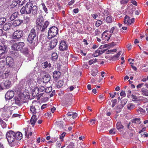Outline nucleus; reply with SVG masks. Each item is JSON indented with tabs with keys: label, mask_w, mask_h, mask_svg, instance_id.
I'll return each mask as SVG.
<instances>
[{
	"label": "nucleus",
	"mask_w": 148,
	"mask_h": 148,
	"mask_svg": "<svg viewBox=\"0 0 148 148\" xmlns=\"http://www.w3.org/2000/svg\"><path fill=\"white\" fill-rule=\"evenodd\" d=\"M74 143L73 142H70L69 145L67 146V148H76V147L74 145Z\"/></svg>",
	"instance_id": "obj_45"
},
{
	"label": "nucleus",
	"mask_w": 148,
	"mask_h": 148,
	"mask_svg": "<svg viewBox=\"0 0 148 148\" xmlns=\"http://www.w3.org/2000/svg\"><path fill=\"white\" fill-rule=\"evenodd\" d=\"M36 30L32 28L30 31L29 34L27 38L28 42L30 44L32 43L34 39L36 38Z\"/></svg>",
	"instance_id": "obj_6"
},
{
	"label": "nucleus",
	"mask_w": 148,
	"mask_h": 148,
	"mask_svg": "<svg viewBox=\"0 0 148 148\" xmlns=\"http://www.w3.org/2000/svg\"><path fill=\"white\" fill-rule=\"evenodd\" d=\"M102 24V21L100 20L97 21L95 25L97 27H99Z\"/></svg>",
	"instance_id": "obj_58"
},
{
	"label": "nucleus",
	"mask_w": 148,
	"mask_h": 148,
	"mask_svg": "<svg viewBox=\"0 0 148 148\" xmlns=\"http://www.w3.org/2000/svg\"><path fill=\"white\" fill-rule=\"evenodd\" d=\"M25 136L28 138H29V136H31L32 135V132H30V130L29 128H25Z\"/></svg>",
	"instance_id": "obj_24"
},
{
	"label": "nucleus",
	"mask_w": 148,
	"mask_h": 148,
	"mask_svg": "<svg viewBox=\"0 0 148 148\" xmlns=\"http://www.w3.org/2000/svg\"><path fill=\"white\" fill-rule=\"evenodd\" d=\"M49 23L48 21H46L45 22L43 26L44 27H45L47 29V27L49 25Z\"/></svg>",
	"instance_id": "obj_61"
},
{
	"label": "nucleus",
	"mask_w": 148,
	"mask_h": 148,
	"mask_svg": "<svg viewBox=\"0 0 148 148\" xmlns=\"http://www.w3.org/2000/svg\"><path fill=\"white\" fill-rule=\"evenodd\" d=\"M95 122L96 119H95L90 120V124L91 125L95 124Z\"/></svg>",
	"instance_id": "obj_60"
},
{
	"label": "nucleus",
	"mask_w": 148,
	"mask_h": 148,
	"mask_svg": "<svg viewBox=\"0 0 148 148\" xmlns=\"http://www.w3.org/2000/svg\"><path fill=\"white\" fill-rule=\"evenodd\" d=\"M61 73L59 71H55L53 73V78L57 80L59 78L61 75Z\"/></svg>",
	"instance_id": "obj_26"
},
{
	"label": "nucleus",
	"mask_w": 148,
	"mask_h": 148,
	"mask_svg": "<svg viewBox=\"0 0 148 148\" xmlns=\"http://www.w3.org/2000/svg\"><path fill=\"white\" fill-rule=\"evenodd\" d=\"M115 129H112L109 131V133L110 134H115Z\"/></svg>",
	"instance_id": "obj_56"
},
{
	"label": "nucleus",
	"mask_w": 148,
	"mask_h": 148,
	"mask_svg": "<svg viewBox=\"0 0 148 148\" xmlns=\"http://www.w3.org/2000/svg\"><path fill=\"white\" fill-rule=\"evenodd\" d=\"M58 42L57 40L55 38L51 40L49 44V47L51 49H53L56 47Z\"/></svg>",
	"instance_id": "obj_17"
},
{
	"label": "nucleus",
	"mask_w": 148,
	"mask_h": 148,
	"mask_svg": "<svg viewBox=\"0 0 148 148\" xmlns=\"http://www.w3.org/2000/svg\"><path fill=\"white\" fill-rule=\"evenodd\" d=\"M126 15L125 16H127L128 17H133V12L131 10L129 11L126 12Z\"/></svg>",
	"instance_id": "obj_41"
},
{
	"label": "nucleus",
	"mask_w": 148,
	"mask_h": 148,
	"mask_svg": "<svg viewBox=\"0 0 148 148\" xmlns=\"http://www.w3.org/2000/svg\"><path fill=\"white\" fill-rule=\"evenodd\" d=\"M134 107V105L132 103H129L127 105V108L129 110L132 109Z\"/></svg>",
	"instance_id": "obj_44"
},
{
	"label": "nucleus",
	"mask_w": 148,
	"mask_h": 148,
	"mask_svg": "<svg viewBox=\"0 0 148 148\" xmlns=\"http://www.w3.org/2000/svg\"><path fill=\"white\" fill-rule=\"evenodd\" d=\"M107 30H106L102 33V43L107 42L111 36V34L106 33Z\"/></svg>",
	"instance_id": "obj_9"
},
{
	"label": "nucleus",
	"mask_w": 148,
	"mask_h": 148,
	"mask_svg": "<svg viewBox=\"0 0 148 148\" xmlns=\"http://www.w3.org/2000/svg\"><path fill=\"white\" fill-rule=\"evenodd\" d=\"M14 92L13 91H8L5 95L6 100H8L14 97Z\"/></svg>",
	"instance_id": "obj_14"
},
{
	"label": "nucleus",
	"mask_w": 148,
	"mask_h": 148,
	"mask_svg": "<svg viewBox=\"0 0 148 148\" xmlns=\"http://www.w3.org/2000/svg\"><path fill=\"white\" fill-rule=\"evenodd\" d=\"M15 135V133L11 130L8 131L6 133V137L10 144H14V141L15 142V137L14 136Z\"/></svg>",
	"instance_id": "obj_3"
},
{
	"label": "nucleus",
	"mask_w": 148,
	"mask_h": 148,
	"mask_svg": "<svg viewBox=\"0 0 148 148\" xmlns=\"http://www.w3.org/2000/svg\"><path fill=\"white\" fill-rule=\"evenodd\" d=\"M132 122L133 123H137L138 124H140L141 123L140 121V119L139 118H135L133 119Z\"/></svg>",
	"instance_id": "obj_40"
},
{
	"label": "nucleus",
	"mask_w": 148,
	"mask_h": 148,
	"mask_svg": "<svg viewBox=\"0 0 148 148\" xmlns=\"http://www.w3.org/2000/svg\"><path fill=\"white\" fill-rule=\"evenodd\" d=\"M58 57V56L56 53H54L52 54V60L53 61H55Z\"/></svg>",
	"instance_id": "obj_42"
},
{
	"label": "nucleus",
	"mask_w": 148,
	"mask_h": 148,
	"mask_svg": "<svg viewBox=\"0 0 148 148\" xmlns=\"http://www.w3.org/2000/svg\"><path fill=\"white\" fill-rule=\"evenodd\" d=\"M116 127L118 130H121L123 128V126L122 125L120 122H118L116 124Z\"/></svg>",
	"instance_id": "obj_38"
},
{
	"label": "nucleus",
	"mask_w": 148,
	"mask_h": 148,
	"mask_svg": "<svg viewBox=\"0 0 148 148\" xmlns=\"http://www.w3.org/2000/svg\"><path fill=\"white\" fill-rule=\"evenodd\" d=\"M52 88L51 87H47L45 89V92L47 93H49L51 91Z\"/></svg>",
	"instance_id": "obj_48"
},
{
	"label": "nucleus",
	"mask_w": 148,
	"mask_h": 148,
	"mask_svg": "<svg viewBox=\"0 0 148 148\" xmlns=\"http://www.w3.org/2000/svg\"><path fill=\"white\" fill-rule=\"evenodd\" d=\"M6 21V19L5 18H0V25L3 24Z\"/></svg>",
	"instance_id": "obj_49"
},
{
	"label": "nucleus",
	"mask_w": 148,
	"mask_h": 148,
	"mask_svg": "<svg viewBox=\"0 0 148 148\" xmlns=\"http://www.w3.org/2000/svg\"><path fill=\"white\" fill-rule=\"evenodd\" d=\"M106 21L107 23H111L114 21V18L111 16H109L106 18Z\"/></svg>",
	"instance_id": "obj_30"
},
{
	"label": "nucleus",
	"mask_w": 148,
	"mask_h": 148,
	"mask_svg": "<svg viewBox=\"0 0 148 148\" xmlns=\"http://www.w3.org/2000/svg\"><path fill=\"white\" fill-rule=\"evenodd\" d=\"M102 139H103V140H105V143H104V147L102 146V147H103V148H108V138L105 137H102Z\"/></svg>",
	"instance_id": "obj_29"
},
{
	"label": "nucleus",
	"mask_w": 148,
	"mask_h": 148,
	"mask_svg": "<svg viewBox=\"0 0 148 148\" xmlns=\"http://www.w3.org/2000/svg\"><path fill=\"white\" fill-rule=\"evenodd\" d=\"M40 110V108L37 105L34 106L32 105L30 107V111L33 115L31 119L30 122L33 127L34 126L37 119V118H36V116L35 114L39 112Z\"/></svg>",
	"instance_id": "obj_2"
},
{
	"label": "nucleus",
	"mask_w": 148,
	"mask_h": 148,
	"mask_svg": "<svg viewBox=\"0 0 148 148\" xmlns=\"http://www.w3.org/2000/svg\"><path fill=\"white\" fill-rule=\"evenodd\" d=\"M38 88L36 87L34 88L32 90V95L34 97H37L39 95V93H40L39 92Z\"/></svg>",
	"instance_id": "obj_20"
},
{
	"label": "nucleus",
	"mask_w": 148,
	"mask_h": 148,
	"mask_svg": "<svg viewBox=\"0 0 148 148\" xmlns=\"http://www.w3.org/2000/svg\"><path fill=\"white\" fill-rule=\"evenodd\" d=\"M42 66L43 68L48 69L51 68V64L50 62L47 61L42 63Z\"/></svg>",
	"instance_id": "obj_22"
},
{
	"label": "nucleus",
	"mask_w": 148,
	"mask_h": 148,
	"mask_svg": "<svg viewBox=\"0 0 148 148\" xmlns=\"http://www.w3.org/2000/svg\"><path fill=\"white\" fill-rule=\"evenodd\" d=\"M14 136L15 137L16 142L17 141V140H20L21 139L22 137V134L21 132H18L17 133H15V135Z\"/></svg>",
	"instance_id": "obj_21"
},
{
	"label": "nucleus",
	"mask_w": 148,
	"mask_h": 148,
	"mask_svg": "<svg viewBox=\"0 0 148 148\" xmlns=\"http://www.w3.org/2000/svg\"><path fill=\"white\" fill-rule=\"evenodd\" d=\"M11 84V82L9 80H4L3 84L5 88H10Z\"/></svg>",
	"instance_id": "obj_25"
},
{
	"label": "nucleus",
	"mask_w": 148,
	"mask_h": 148,
	"mask_svg": "<svg viewBox=\"0 0 148 148\" xmlns=\"http://www.w3.org/2000/svg\"><path fill=\"white\" fill-rule=\"evenodd\" d=\"M36 23L37 25V27H38L41 28L42 26L44 24V19L43 17L42 16H39L37 18Z\"/></svg>",
	"instance_id": "obj_12"
},
{
	"label": "nucleus",
	"mask_w": 148,
	"mask_h": 148,
	"mask_svg": "<svg viewBox=\"0 0 148 148\" xmlns=\"http://www.w3.org/2000/svg\"><path fill=\"white\" fill-rule=\"evenodd\" d=\"M142 94L144 96H148V90L145 88H142L141 91Z\"/></svg>",
	"instance_id": "obj_28"
},
{
	"label": "nucleus",
	"mask_w": 148,
	"mask_h": 148,
	"mask_svg": "<svg viewBox=\"0 0 148 148\" xmlns=\"http://www.w3.org/2000/svg\"><path fill=\"white\" fill-rule=\"evenodd\" d=\"M6 62L7 64L10 67H12L14 65L13 59L11 57L8 56L7 57Z\"/></svg>",
	"instance_id": "obj_16"
},
{
	"label": "nucleus",
	"mask_w": 148,
	"mask_h": 148,
	"mask_svg": "<svg viewBox=\"0 0 148 148\" xmlns=\"http://www.w3.org/2000/svg\"><path fill=\"white\" fill-rule=\"evenodd\" d=\"M17 13L15 12L13 13L10 17V18L11 21L14 20L17 17Z\"/></svg>",
	"instance_id": "obj_36"
},
{
	"label": "nucleus",
	"mask_w": 148,
	"mask_h": 148,
	"mask_svg": "<svg viewBox=\"0 0 148 148\" xmlns=\"http://www.w3.org/2000/svg\"><path fill=\"white\" fill-rule=\"evenodd\" d=\"M91 75L93 76H96L97 73V71L95 69H93V70L91 71Z\"/></svg>",
	"instance_id": "obj_47"
},
{
	"label": "nucleus",
	"mask_w": 148,
	"mask_h": 148,
	"mask_svg": "<svg viewBox=\"0 0 148 148\" xmlns=\"http://www.w3.org/2000/svg\"><path fill=\"white\" fill-rule=\"evenodd\" d=\"M63 84V81L62 80H60L57 83V86L58 88H59L62 86Z\"/></svg>",
	"instance_id": "obj_43"
},
{
	"label": "nucleus",
	"mask_w": 148,
	"mask_h": 148,
	"mask_svg": "<svg viewBox=\"0 0 148 148\" xmlns=\"http://www.w3.org/2000/svg\"><path fill=\"white\" fill-rule=\"evenodd\" d=\"M137 111L139 113V112H140V113L141 114H142L144 113L145 112V110L141 108H139L137 110Z\"/></svg>",
	"instance_id": "obj_51"
},
{
	"label": "nucleus",
	"mask_w": 148,
	"mask_h": 148,
	"mask_svg": "<svg viewBox=\"0 0 148 148\" xmlns=\"http://www.w3.org/2000/svg\"><path fill=\"white\" fill-rule=\"evenodd\" d=\"M18 0H14V1L12 3V5L15 6H16L18 3Z\"/></svg>",
	"instance_id": "obj_63"
},
{
	"label": "nucleus",
	"mask_w": 148,
	"mask_h": 148,
	"mask_svg": "<svg viewBox=\"0 0 148 148\" xmlns=\"http://www.w3.org/2000/svg\"><path fill=\"white\" fill-rule=\"evenodd\" d=\"M50 79V75L48 74H46L44 75L42 78V80L44 83H47L48 82Z\"/></svg>",
	"instance_id": "obj_19"
},
{
	"label": "nucleus",
	"mask_w": 148,
	"mask_h": 148,
	"mask_svg": "<svg viewBox=\"0 0 148 148\" xmlns=\"http://www.w3.org/2000/svg\"><path fill=\"white\" fill-rule=\"evenodd\" d=\"M3 110V114L6 116L8 115V116H10L9 114H10V115L11 114V111L9 110H5L4 108Z\"/></svg>",
	"instance_id": "obj_31"
},
{
	"label": "nucleus",
	"mask_w": 148,
	"mask_h": 148,
	"mask_svg": "<svg viewBox=\"0 0 148 148\" xmlns=\"http://www.w3.org/2000/svg\"><path fill=\"white\" fill-rule=\"evenodd\" d=\"M127 100L126 99H124L121 100V104L123 106H124L127 103Z\"/></svg>",
	"instance_id": "obj_55"
},
{
	"label": "nucleus",
	"mask_w": 148,
	"mask_h": 148,
	"mask_svg": "<svg viewBox=\"0 0 148 148\" xmlns=\"http://www.w3.org/2000/svg\"><path fill=\"white\" fill-rule=\"evenodd\" d=\"M42 9L44 10L45 12L47 13L48 12H47V8L46 7V6L44 3H42Z\"/></svg>",
	"instance_id": "obj_53"
},
{
	"label": "nucleus",
	"mask_w": 148,
	"mask_h": 148,
	"mask_svg": "<svg viewBox=\"0 0 148 148\" xmlns=\"http://www.w3.org/2000/svg\"><path fill=\"white\" fill-rule=\"evenodd\" d=\"M25 45L24 43L23 42L15 43L12 45L11 47L12 49L15 51H21V49Z\"/></svg>",
	"instance_id": "obj_8"
},
{
	"label": "nucleus",
	"mask_w": 148,
	"mask_h": 148,
	"mask_svg": "<svg viewBox=\"0 0 148 148\" xmlns=\"http://www.w3.org/2000/svg\"><path fill=\"white\" fill-rule=\"evenodd\" d=\"M66 116H67V118L69 119L72 117L74 119L77 116V114L75 112H69Z\"/></svg>",
	"instance_id": "obj_18"
},
{
	"label": "nucleus",
	"mask_w": 148,
	"mask_h": 148,
	"mask_svg": "<svg viewBox=\"0 0 148 148\" xmlns=\"http://www.w3.org/2000/svg\"><path fill=\"white\" fill-rule=\"evenodd\" d=\"M14 101L15 103L19 106L21 103H24L26 101L25 97H24V95H22L20 96L15 97L14 99Z\"/></svg>",
	"instance_id": "obj_7"
},
{
	"label": "nucleus",
	"mask_w": 148,
	"mask_h": 148,
	"mask_svg": "<svg viewBox=\"0 0 148 148\" xmlns=\"http://www.w3.org/2000/svg\"><path fill=\"white\" fill-rule=\"evenodd\" d=\"M58 29L56 27H51L48 31V38L51 39L55 36L58 34Z\"/></svg>",
	"instance_id": "obj_4"
},
{
	"label": "nucleus",
	"mask_w": 148,
	"mask_h": 148,
	"mask_svg": "<svg viewBox=\"0 0 148 148\" xmlns=\"http://www.w3.org/2000/svg\"><path fill=\"white\" fill-rule=\"evenodd\" d=\"M38 91L39 93L42 92L45 90V88L44 86H41L40 88H38Z\"/></svg>",
	"instance_id": "obj_57"
},
{
	"label": "nucleus",
	"mask_w": 148,
	"mask_h": 148,
	"mask_svg": "<svg viewBox=\"0 0 148 148\" xmlns=\"http://www.w3.org/2000/svg\"><path fill=\"white\" fill-rule=\"evenodd\" d=\"M124 106L122 105L121 104H120L117 107H116L115 108V109H119L120 110V109L122 108Z\"/></svg>",
	"instance_id": "obj_59"
},
{
	"label": "nucleus",
	"mask_w": 148,
	"mask_h": 148,
	"mask_svg": "<svg viewBox=\"0 0 148 148\" xmlns=\"http://www.w3.org/2000/svg\"><path fill=\"white\" fill-rule=\"evenodd\" d=\"M12 26L10 23H5L3 26V29L4 30H7L10 29Z\"/></svg>",
	"instance_id": "obj_27"
},
{
	"label": "nucleus",
	"mask_w": 148,
	"mask_h": 148,
	"mask_svg": "<svg viewBox=\"0 0 148 148\" xmlns=\"http://www.w3.org/2000/svg\"><path fill=\"white\" fill-rule=\"evenodd\" d=\"M72 95L68 94L66 95L64 97V102L65 105H67L69 102L71 101Z\"/></svg>",
	"instance_id": "obj_15"
},
{
	"label": "nucleus",
	"mask_w": 148,
	"mask_h": 148,
	"mask_svg": "<svg viewBox=\"0 0 148 148\" xmlns=\"http://www.w3.org/2000/svg\"><path fill=\"white\" fill-rule=\"evenodd\" d=\"M120 52V51L117 54L112 56L111 57L112 60H117L121 54Z\"/></svg>",
	"instance_id": "obj_34"
},
{
	"label": "nucleus",
	"mask_w": 148,
	"mask_h": 148,
	"mask_svg": "<svg viewBox=\"0 0 148 148\" xmlns=\"http://www.w3.org/2000/svg\"><path fill=\"white\" fill-rule=\"evenodd\" d=\"M117 101V100L116 99H114L112 100L111 102H112V104L111 105V106L112 107H114L115 106Z\"/></svg>",
	"instance_id": "obj_50"
},
{
	"label": "nucleus",
	"mask_w": 148,
	"mask_h": 148,
	"mask_svg": "<svg viewBox=\"0 0 148 148\" xmlns=\"http://www.w3.org/2000/svg\"><path fill=\"white\" fill-rule=\"evenodd\" d=\"M63 121H60L58 122V127L60 129H64V125L65 124H63Z\"/></svg>",
	"instance_id": "obj_39"
},
{
	"label": "nucleus",
	"mask_w": 148,
	"mask_h": 148,
	"mask_svg": "<svg viewBox=\"0 0 148 148\" xmlns=\"http://www.w3.org/2000/svg\"><path fill=\"white\" fill-rule=\"evenodd\" d=\"M114 45V43L113 42L111 44L109 43L108 44H105L104 45V46H103V47H108V48H109L113 46Z\"/></svg>",
	"instance_id": "obj_46"
},
{
	"label": "nucleus",
	"mask_w": 148,
	"mask_h": 148,
	"mask_svg": "<svg viewBox=\"0 0 148 148\" xmlns=\"http://www.w3.org/2000/svg\"><path fill=\"white\" fill-rule=\"evenodd\" d=\"M19 5H22L25 3V0H18Z\"/></svg>",
	"instance_id": "obj_52"
},
{
	"label": "nucleus",
	"mask_w": 148,
	"mask_h": 148,
	"mask_svg": "<svg viewBox=\"0 0 148 148\" xmlns=\"http://www.w3.org/2000/svg\"><path fill=\"white\" fill-rule=\"evenodd\" d=\"M129 0H121V3L122 4H127Z\"/></svg>",
	"instance_id": "obj_62"
},
{
	"label": "nucleus",
	"mask_w": 148,
	"mask_h": 148,
	"mask_svg": "<svg viewBox=\"0 0 148 148\" xmlns=\"http://www.w3.org/2000/svg\"><path fill=\"white\" fill-rule=\"evenodd\" d=\"M23 22V20L19 19L14 21L12 23V24L15 26H16L20 25Z\"/></svg>",
	"instance_id": "obj_23"
},
{
	"label": "nucleus",
	"mask_w": 148,
	"mask_h": 148,
	"mask_svg": "<svg viewBox=\"0 0 148 148\" xmlns=\"http://www.w3.org/2000/svg\"><path fill=\"white\" fill-rule=\"evenodd\" d=\"M6 48L7 47L4 45H0V55L5 58L6 57L5 53L6 51Z\"/></svg>",
	"instance_id": "obj_13"
},
{
	"label": "nucleus",
	"mask_w": 148,
	"mask_h": 148,
	"mask_svg": "<svg viewBox=\"0 0 148 148\" xmlns=\"http://www.w3.org/2000/svg\"><path fill=\"white\" fill-rule=\"evenodd\" d=\"M141 136H144V137H147L148 136V134L146 132H144L141 133Z\"/></svg>",
	"instance_id": "obj_64"
},
{
	"label": "nucleus",
	"mask_w": 148,
	"mask_h": 148,
	"mask_svg": "<svg viewBox=\"0 0 148 148\" xmlns=\"http://www.w3.org/2000/svg\"><path fill=\"white\" fill-rule=\"evenodd\" d=\"M107 49H103L102 50V53H103L106 51V54H108L109 53H111L112 52H115L116 51V49H114L112 50H108V51H107Z\"/></svg>",
	"instance_id": "obj_32"
},
{
	"label": "nucleus",
	"mask_w": 148,
	"mask_h": 148,
	"mask_svg": "<svg viewBox=\"0 0 148 148\" xmlns=\"http://www.w3.org/2000/svg\"><path fill=\"white\" fill-rule=\"evenodd\" d=\"M66 133L65 132H63L60 136V138L61 140V141L63 140V138L65 136Z\"/></svg>",
	"instance_id": "obj_54"
},
{
	"label": "nucleus",
	"mask_w": 148,
	"mask_h": 148,
	"mask_svg": "<svg viewBox=\"0 0 148 148\" xmlns=\"http://www.w3.org/2000/svg\"><path fill=\"white\" fill-rule=\"evenodd\" d=\"M68 45L64 41H62L60 44L59 49L61 51H64L67 49Z\"/></svg>",
	"instance_id": "obj_11"
},
{
	"label": "nucleus",
	"mask_w": 148,
	"mask_h": 148,
	"mask_svg": "<svg viewBox=\"0 0 148 148\" xmlns=\"http://www.w3.org/2000/svg\"><path fill=\"white\" fill-rule=\"evenodd\" d=\"M21 52L24 54H25L27 55L28 53V49L27 47H25L22 48L21 50Z\"/></svg>",
	"instance_id": "obj_35"
},
{
	"label": "nucleus",
	"mask_w": 148,
	"mask_h": 148,
	"mask_svg": "<svg viewBox=\"0 0 148 148\" xmlns=\"http://www.w3.org/2000/svg\"><path fill=\"white\" fill-rule=\"evenodd\" d=\"M5 61L2 60L0 61V69H3L5 66Z\"/></svg>",
	"instance_id": "obj_37"
},
{
	"label": "nucleus",
	"mask_w": 148,
	"mask_h": 148,
	"mask_svg": "<svg viewBox=\"0 0 148 148\" xmlns=\"http://www.w3.org/2000/svg\"><path fill=\"white\" fill-rule=\"evenodd\" d=\"M130 18L127 16H125L123 21L124 24H127V25H130L132 23H134V18H132L130 19Z\"/></svg>",
	"instance_id": "obj_10"
},
{
	"label": "nucleus",
	"mask_w": 148,
	"mask_h": 148,
	"mask_svg": "<svg viewBox=\"0 0 148 148\" xmlns=\"http://www.w3.org/2000/svg\"><path fill=\"white\" fill-rule=\"evenodd\" d=\"M101 51H102L101 50H100L99 49H98L95 51V53L93 54V55L94 57H97L101 54Z\"/></svg>",
	"instance_id": "obj_33"
},
{
	"label": "nucleus",
	"mask_w": 148,
	"mask_h": 148,
	"mask_svg": "<svg viewBox=\"0 0 148 148\" xmlns=\"http://www.w3.org/2000/svg\"><path fill=\"white\" fill-rule=\"evenodd\" d=\"M38 9L36 6L33 5L32 3L28 2L25 6H23L21 8L20 12L22 14H30L32 13L34 16L37 15L38 13Z\"/></svg>",
	"instance_id": "obj_1"
},
{
	"label": "nucleus",
	"mask_w": 148,
	"mask_h": 148,
	"mask_svg": "<svg viewBox=\"0 0 148 148\" xmlns=\"http://www.w3.org/2000/svg\"><path fill=\"white\" fill-rule=\"evenodd\" d=\"M23 32L21 30H17L15 31L12 36L13 39L10 40V42H12L14 41V39L17 40L20 39L23 36Z\"/></svg>",
	"instance_id": "obj_5"
}]
</instances>
